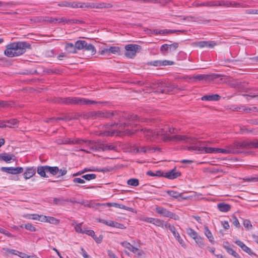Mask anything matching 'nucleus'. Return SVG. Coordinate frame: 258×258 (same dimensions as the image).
<instances>
[{
  "instance_id": "nucleus-37",
  "label": "nucleus",
  "mask_w": 258,
  "mask_h": 258,
  "mask_svg": "<svg viewBox=\"0 0 258 258\" xmlns=\"http://www.w3.org/2000/svg\"><path fill=\"white\" fill-rule=\"evenodd\" d=\"M76 139L72 140L70 138H64L62 139V142H58V144H77V143H76Z\"/></svg>"
},
{
  "instance_id": "nucleus-23",
  "label": "nucleus",
  "mask_w": 258,
  "mask_h": 258,
  "mask_svg": "<svg viewBox=\"0 0 258 258\" xmlns=\"http://www.w3.org/2000/svg\"><path fill=\"white\" fill-rule=\"evenodd\" d=\"M215 45H216V43L214 41H200L197 43V46L200 48L207 47V48H212Z\"/></svg>"
},
{
  "instance_id": "nucleus-7",
  "label": "nucleus",
  "mask_w": 258,
  "mask_h": 258,
  "mask_svg": "<svg viewBox=\"0 0 258 258\" xmlns=\"http://www.w3.org/2000/svg\"><path fill=\"white\" fill-rule=\"evenodd\" d=\"M62 102L68 104L91 105L98 103L95 101L80 97H67L61 99Z\"/></svg>"
},
{
  "instance_id": "nucleus-46",
  "label": "nucleus",
  "mask_w": 258,
  "mask_h": 258,
  "mask_svg": "<svg viewBox=\"0 0 258 258\" xmlns=\"http://www.w3.org/2000/svg\"><path fill=\"white\" fill-rule=\"evenodd\" d=\"M2 250L3 251H5L6 252H7L8 253L14 254V255H18V252H19V251H17L15 249H10L7 247H3V248H2Z\"/></svg>"
},
{
  "instance_id": "nucleus-9",
  "label": "nucleus",
  "mask_w": 258,
  "mask_h": 258,
  "mask_svg": "<svg viewBox=\"0 0 258 258\" xmlns=\"http://www.w3.org/2000/svg\"><path fill=\"white\" fill-rule=\"evenodd\" d=\"M125 55L128 58H134L138 50L141 49V46L137 44H130L125 46Z\"/></svg>"
},
{
  "instance_id": "nucleus-28",
  "label": "nucleus",
  "mask_w": 258,
  "mask_h": 258,
  "mask_svg": "<svg viewBox=\"0 0 258 258\" xmlns=\"http://www.w3.org/2000/svg\"><path fill=\"white\" fill-rule=\"evenodd\" d=\"M167 193L170 196L178 200L181 199H186V198L183 197L182 196V194L179 193L176 191L174 190H168Z\"/></svg>"
},
{
  "instance_id": "nucleus-14",
  "label": "nucleus",
  "mask_w": 258,
  "mask_h": 258,
  "mask_svg": "<svg viewBox=\"0 0 258 258\" xmlns=\"http://www.w3.org/2000/svg\"><path fill=\"white\" fill-rule=\"evenodd\" d=\"M1 170L3 172H7L12 174H17L22 173L23 172V168L20 167H3L1 168Z\"/></svg>"
},
{
  "instance_id": "nucleus-3",
  "label": "nucleus",
  "mask_w": 258,
  "mask_h": 258,
  "mask_svg": "<svg viewBox=\"0 0 258 258\" xmlns=\"http://www.w3.org/2000/svg\"><path fill=\"white\" fill-rule=\"evenodd\" d=\"M30 44L26 42H12L6 45L4 54L8 57H13L24 54L26 49L31 48Z\"/></svg>"
},
{
  "instance_id": "nucleus-61",
  "label": "nucleus",
  "mask_w": 258,
  "mask_h": 258,
  "mask_svg": "<svg viewBox=\"0 0 258 258\" xmlns=\"http://www.w3.org/2000/svg\"><path fill=\"white\" fill-rule=\"evenodd\" d=\"M161 66H171L174 63V62L172 61L167 60H161Z\"/></svg>"
},
{
  "instance_id": "nucleus-47",
  "label": "nucleus",
  "mask_w": 258,
  "mask_h": 258,
  "mask_svg": "<svg viewBox=\"0 0 258 258\" xmlns=\"http://www.w3.org/2000/svg\"><path fill=\"white\" fill-rule=\"evenodd\" d=\"M82 178L87 180H90L95 179L96 178V175L95 174H88L83 175Z\"/></svg>"
},
{
  "instance_id": "nucleus-51",
  "label": "nucleus",
  "mask_w": 258,
  "mask_h": 258,
  "mask_svg": "<svg viewBox=\"0 0 258 258\" xmlns=\"http://www.w3.org/2000/svg\"><path fill=\"white\" fill-rule=\"evenodd\" d=\"M147 64H148L149 66H155V67L161 66V60H154V61H151L148 62L147 63Z\"/></svg>"
},
{
  "instance_id": "nucleus-39",
  "label": "nucleus",
  "mask_w": 258,
  "mask_h": 258,
  "mask_svg": "<svg viewBox=\"0 0 258 258\" xmlns=\"http://www.w3.org/2000/svg\"><path fill=\"white\" fill-rule=\"evenodd\" d=\"M186 232L187 234L190 236L194 239L198 236V233L192 229L188 228L186 229Z\"/></svg>"
},
{
  "instance_id": "nucleus-11",
  "label": "nucleus",
  "mask_w": 258,
  "mask_h": 258,
  "mask_svg": "<svg viewBox=\"0 0 258 258\" xmlns=\"http://www.w3.org/2000/svg\"><path fill=\"white\" fill-rule=\"evenodd\" d=\"M76 143L77 144L84 145V147H87L90 150H99V143L91 141H84L79 139H76Z\"/></svg>"
},
{
  "instance_id": "nucleus-25",
  "label": "nucleus",
  "mask_w": 258,
  "mask_h": 258,
  "mask_svg": "<svg viewBox=\"0 0 258 258\" xmlns=\"http://www.w3.org/2000/svg\"><path fill=\"white\" fill-rule=\"evenodd\" d=\"M36 173V169L34 167H28L26 169L23 175L26 179L32 177Z\"/></svg>"
},
{
  "instance_id": "nucleus-62",
  "label": "nucleus",
  "mask_w": 258,
  "mask_h": 258,
  "mask_svg": "<svg viewBox=\"0 0 258 258\" xmlns=\"http://www.w3.org/2000/svg\"><path fill=\"white\" fill-rule=\"evenodd\" d=\"M121 244L123 247L127 248L128 250H130L131 251V249L133 245H131L129 242H127L126 241H124V242H121Z\"/></svg>"
},
{
  "instance_id": "nucleus-2",
  "label": "nucleus",
  "mask_w": 258,
  "mask_h": 258,
  "mask_svg": "<svg viewBox=\"0 0 258 258\" xmlns=\"http://www.w3.org/2000/svg\"><path fill=\"white\" fill-rule=\"evenodd\" d=\"M115 114L114 116L118 115L121 117L122 119L125 120L123 122L121 119H119V123H114L112 125V129L106 133V136H121V134L132 135L137 132V130H134V127L137 126L136 122L139 121H143V118H140L137 115L133 114L126 115V114H122L121 116L118 115V113L116 111L114 112Z\"/></svg>"
},
{
  "instance_id": "nucleus-63",
  "label": "nucleus",
  "mask_w": 258,
  "mask_h": 258,
  "mask_svg": "<svg viewBox=\"0 0 258 258\" xmlns=\"http://www.w3.org/2000/svg\"><path fill=\"white\" fill-rule=\"evenodd\" d=\"M62 119H63V118H59V117H58V118L52 117V118H48L47 120H46V122H56L58 120H62Z\"/></svg>"
},
{
  "instance_id": "nucleus-50",
  "label": "nucleus",
  "mask_w": 258,
  "mask_h": 258,
  "mask_svg": "<svg viewBox=\"0 0 258 258\" xmlns=\"http://www.w3.org/2000/svg\"><path fill=\"white\" fill-rule=\"evenodd\" d=\"M245 13L249 15H258V9H246Z\"/></svg>"
},
{
  "instance_id": "nucleus-42",
  "label": "nucleus",
  "mask_w": 258,
  "mask_h": 258,
  "mask_svg": "<svg viewBox=\"0 0 258 258\" xmlns=\"http://www.w3.org/2000/svg\"><path fill=\"white\" fill-rule=\"evenodd\" d=\"M230 222H231L235 227H240V223L235 216H232L231 218L230 219Z\"/></svg>"
},
{
  "instance_id": "nucleus-4",
  "label": "nucleus",
  "mask_w": 258,
  "mask_h": 258,
  "mask_svg": "<svg viewBox=\"0 0 258 258\" xmlns=\"http://www.w3.org/2000/svg\"><path fill=\"white\" fill-rule=\"evenodd\" d=\"M137 130V132L139 130L142 131L147 139L150 140H154L156 139L164 140V139L167 137V130H169V131L170 133H172L169 127L167 125H164L163 127H160L156 128L155 131L147 128H138Z\"/></svg>"
},
{
  "instance_id": "nucleus-30",
  "label": "nucleus",
  "mask_w": 258,
  "mask_h": 258,
  "mask_svg": "<svg viewBox=\"0 0 258 258\" xmlns=\"http://www.w3.org/2000/svg\"><path fill=\"white\" fill-rule=\"evenodd\" d=\"M15 156L13 154H9L7 153H4L0 154V159H2L6 162H9L11 160H14L13 158Z\"/></svg>"
},
{
  "instance_id": "nucleus-64",
  "label": "nucleus",
  "mask_w": 258,
  "mask_h": 258,
  "mask_svg": "<svg viewBox=\"0 0 258 258\" xmlns=\"http://www.w3.org/2000/svg\"><path fill=\"white\" fill-rule=\"evenodd\" d=\"M0 233H3L9 237H12V235L10 233L5 230L4 229L1 228H0Z\"/></svg>"
},
{
  "instance_id": "nucleus-49",
  "label": "nucleus",
  "mask_w": 258,
  "mask_h": 258,
  "mask_svg": "<svg viewBox=\"0 0 258 258\" xmlns=\"http://www.w3.org/2000/svg\"><path fill=\"white\" fill-rule=\"evenodd\" d=\"M131 251H132L133 253L138 254V255H141L143 253L142 250H140L134 247V246H132Z\"/></svg>"
},
{
  "instance_id": "nucleus-60",
  "label": "nucleus",
  "mask_w": 258,
  "mask_h": 258,
  "mask_svg": "<svg viewBox=\"0 0 258 258\" xmlns=\"http://www.w3.org/2000/svg\"><path fill=\"white\" fill-rule=\"evenodd\" d=\"M84 233H85L89 236H92V237H93L94 239H95V232L94 231L92 230H84Z\"/></svg>"
},
{
  "instance_id": "nucleus-12",
  "label": "nucleus",
  "mask_w": 258,
  "mask_h": 258,
  "mask_svg": "<svg viewBox=\"0 0 258 258\" xmlns=\"http://www.w3.org/2000/svg\"><path fill=\"white\" fill-rule=\"evenodd\" d=\"M178 46V43L177 42L171 44H164L160 47V51L163 55H166L169 52L176 51Z\"/></svg>"
},
{
  "instance_id": "nucleus-18",
  "label": "nucleus",
  "mask_w": 258,
  "mask_h": 258,
  "mask_svg": "<svg viewBox=\"0 0 258 258\" xmlns=\"http://www.w3.org/2000/svg\"><path fill=\"white\" fill-rule=\"evenodd\" d=\"M84 54L88 55V57L95 54L96 52L95 47L92 44L86 43L85 47L83 49Z\"/></svg>"
},
{
  "instance_id": "nucleus-45",
  "label": "nucleus",
  "mask_w": 258,
  "mask_h": 258,
  "mask_svg": "<svg viewBox=\"0 0 258 258\" xmlns=\"http://www.w3.org/2000/svg\"><path fill=\"white\" fill-rule=\"evenodd\" d=\"M47 222L54 225H58L59 223V220L54 217L48 216Z\"/></svg>"
},
{
  "instance_id": "nucleus-27",
  "label": "nucleus",
  "mask_w": 258,
  "mask_h": 258,
  "mask_svg": "<svg viewBox=\"0 0 258 258\" xmlns=\"http://www.w3.org/2000/svg\"><path fill=\"white\" fill-rule=\"evenodd\" d=\"M220 96L218 94L205 95L202 97V100L205 101H218L220 99Z\"/></svg>"
},
{
  "instance_id": "nucleus-26",
  "label": "nucleus",
  "mask_w": 258,
  "mask_h": 258,
  "mask_svg": "<svg viewBox=\"0 0 258 258\" xmlns=\"http://www.w3.org/2000/svg\"><path fill=\"white\" fill-rule=\"evenodd\" d=\"M37 173L42 177H48L46 175L47 172V166H38L37 169Z\"/></svg>"
},
{
  "instance_id": "nucleus-34",
  "label": "nucleus",
  "mask_w": 258,
  "mask_h": 258,
  "mask_svg": "<svg viewBox=\"0 0 258 258\" xmlns=\"http://www.w3.org/2000/svg\"><path fill=\"white\" fill-rule=\"evenodd\" d=\"M59 171V169L57 166H47V172L52 174V175H57Z\"/></svg>"
},
{
  "instance_id": "nucleus-56",
  "label": "nucleus",
  "mask_w": 258,
  "mask_h": 258,
  "mask_svg": "<svg viewBox=\"0 0 258 258\" xmlns=\"http://www.w3.org/2000/svg\"><path fill=\"white\" fill-rule=\"evenodd\" d=\"M243 180L247 182H258V177H247L243 178Z\"/></svg>"
},
{
  "instance_id": "nucleus-19",
  "label": "nucleus",
  "mask_w": 258,
  "mask_h": 258,
  "mask_svg": "<svg viewBox=\"0 0 258 258\" xmlns=\"http://www.w3.org/2000/svg\"><path fill=\"white\" fill-rule=\"evenodd\" d=\"M235 243L238 246H239L244 251L250 255H255V254L252 251V250L247 247L246 245H245L243 242L240 240H236L235 241Z\"/></svg>"
},
{
  "instance_id": "nucleus-20",
  "label": "nucleus",
  "mask_w": 258,
  "mask_h": 258,
  "mask_svg": "<svg viewBox=\"0 0 258 258\" xmlns=\"http://www.w3.org/2000/svg\"><path fill=\"white\" fill-rule=\"evenodd\" d=\"M51 23H77L78 22V20H73V19H67L64 18H52L51 20L50 21Z\"/></svg>"
},
{
  "instance_id": "nucleus-13",
  "label": "nucleus",
  "mask_w": 258,
  "mask_h": 258,
  "mask_svg": "<svg viewBox=\"0 0 258 258\" xmlns=\"http://www.w3.org/2000/svg\"><path fill=\"white\" fill-rule=\"evenodd\" d=\"M97 220L98 222L104 224L105 225L110 227H115L120 229H124L125 228V227L124 226L123 224L117 223L112 220H106L105 219H97Z\"/></svg>"
},
{
  "instance_id": "nucleus-43",
  "label": "nucleus",
  "mask_w": 258,
  "mask_h": 258,
  "mask_svg": "<svg viewBox=\"0 0 258 258\" xmlns=\"http://www.w3.org/2000/svg\"><path fill=\"white\" fill-rule=\"evenodd\" d=\"M194 240L200 247L202 248L204 247L205 244L204 242V240L201 237L198 235L197 237H196V238Z\"/></svg>"
},
{
  "instance_id": "nucleus-41",
  "label": "nucleus",
  "mask_w": 258,
  "mask_h": 258,
  "mask_svg": "<svg viewBox=\"0 0 258 258\" xmlns=\"http://www.w3.org/2000/svg\"><path fill=\"white\" fill-rule=\"evenodd\" d=\"M127 183L132 186H137L139 184V180L136 178H131L127 180Z\"/></svg>"
},
{
  "instance_id": "nucleus-17",
  "label": "nucleus",
  "mask_w": 258,
  "mask_h": 258,
  "mask_svg": "<svg viewBox=\"0 0 258 258\" xmlns=\"http://www.w3.org/2000/svg\"><path fill=\"white\" fill-rule=\"evenodd\" d=\"M58 6L59 7H65L72 8H83V6L80 3H77L75 2H71L68 1H62L58 4Z\"/></svg>"
},
{
  "instance_id": "nucleus-58",
  "label": "nucleus",
  "mask_w": 258,
  "mask_h": 258,
  "mask_svg": "<svg viewBox=\"0 0 258 258\" xmlns=\"http://www.w3.org/2000/svg\"><path fill=\"white\" fill-rule=\"evenodd\" d=\"M153 219V218L147 217H143L141 218V219H140V220L142 221H144V222H147L149 223H151V224H152Z\"/></svg>"
},
{
  "instance_id": "nucleus-55",
  "label": "nucleus",
  "mask_w": 258,
  "mask_h": 258,
  "mask_svg": "<svg viewBox=\"0 0 258 258\" xmlns=\"http://www.w3.org/2000/svg\"><path fill=\"white\" fill-rule=\"evenodd\" d=\"M82 224V223L77 224L75 227V229L77 232L83 234L84 230H83L81 228Z\"/></svg>"
},
{
  "instance_id": "nucleus-36",
  "label": "nucleus",
  "mask_w": 258,
  "mask_h": 258,
  "mask_svg": "<svg viewBox=\"0 0 258 258\" xmlns=\"http://www.w3.org/2000/svg\"><path fill=\"white\" fill-rule=\"evenodd\" d=\"M167 229H168L172 232L175 239H177V238H179L180 236L178 232L176 231V228L173 225L169 224Z\"/></svg>"
},
{
  "instance_id": "nucleus-48",
  "label": "nucleus",
  "mask_w": 258,
  "mask_h": 258,
  "mask_svg": "<svg viewBox=\"0 0 258 258\" xmlns=\"http://www.w3.org/2000/svg\"><path fill=\"white\" fill-rule=\"evenodd\" d=\"M227 252L236 258H240L239 255L233 249L227 247Z\"/></svg>"
},
{
  "instance_id": "nucleus-29",
  "label": "nucleus",
  "mask_w": 258,
  "mask_h": 258,
  "mask_svg": "<svg viewBox=\"0 0 258 258\" xmlns=\"http://www.w3.org/2000/svg\"><path fill=\"white\" fill-rule=\"evenodd\" d=\"M6 121V124L8 123L7 127L10 128L18 127L19 121L17 119L13 118L10 120H7Z\"/></svg>"
},
{
  "instance_id": "nucleus-8",
  "label": "nucleus",
  "mask_w": 258,
  "mask_h": 258,
  "mask_svg": "<svg viewBox=\"0 0 258 258\" xmlns=\"http://www.w3.org/2000/svg\"><path fill=\"white\" fill-rule=\"evenodd\" d=\"M169 128L171 130L172 133L169 131V130L167 132V138L164 139V141H171L174 142H184L185 143H191L192 140L189 137L185 135H177L173 136H170V134L174 133V128Z\"/></svg>"
},
{
  "instance_id": "nucleus-21",
  "label": "nucleus",
  "mask_w": 258,
  "mask_h": 258,
  "mask_svg": "<svg viewBox=\"0 0 258 258\" xmlns=\"http://www.w3.org/2000/svg\"><path fill=\"white\" fill-rule=\"evenodd\" d=\"M219 77V75L217 74H212L210 75H198L195 77V78L199 80H210L215 79Z\"/></svg>"
},
{
  "instance_id": "nucleus-32",
  "label": "nucleus",
  "mask_w": 258,
  "mask_h": 258,
  "mask_svg": "<svg viewBox=\"0 0 258 258\" xmlns=\"http://www.w3.org/2000/svg\"><path fill=\"white\" fill-rule=\"evenodd\" d=\"M204 233L206 237L208 238L209 241L212 243H213L214 242V237L212 235V233L207 226H205L204 227Z\"/></svg>"
},
{
  "instance_id": "nucleus-59",
  "label": "nucleus",
  "mask_w": 258,
  "mask_h": 258,
  "mask_svg": "<svg viewBox=\"0 0 258 258\" xmlns=\"http://www.w3.org/2000/svg\"><path fill=\"white\" fill-rule=\"evenodd\" d=\"M243 225L245 227L247 228L248 229H251L252 228V225L251 224V222L248 220H244Z\"/></svg>"
},
{
  "instance_id": "nucleus-54",
  "label": "nucleus",
  "mask_w": 258,
  "mask_h": 258,
  "mask_svg": "<svg viewBox=\"0 0 258 258\" xmlns=\"http://www.w3.org/2000/svg\"><path fill=\"white\" fill-rule=\"evenodd\" d=\"M73 182L75 184H83L85 183V181L82 178H75L73 179Z\"/></svg>"
},
{
  "instance_id": "nucleus-22",
  "label": "nucleus",
  "mask_w": 258,
  "mask_h": 258,
  "mask_svg": "<svg viewBox=\"0 0 258 258\" xmlns=\"http://www.w3.org/2000/svg\"><path fill=\"white\" fill-rule=\"evenodd\" d=\"M98 151H105L108 150H116V146L113 144H104L99 143Z\"/></svg>"
},
{
  "instance_id": "nucleus-57",
  "label": "nucleus",
  "mask_w": 258,
  "mask_h": 258,
  "mask_svg": "<svg viewBox=\"0 0 258 258\" xmlns=\"http://www.w3.org/2000/svg\"><path fill=\"white\" fill-rule=\"evenodd\" d=\"M218 209L221 212H226V204L220 203L217 205Z\"/></svg>"
},
{
  "instance_id": "nucleus-35",
  "label": "nucleus",
  "mask_w": 258,
  "mask_h": 258,
  "mask_svg": "<svg viewBox=\"0 0 258 258\" xmlns=\"http://www.w3.org/2000/svg\"><path fill=\"white\" fill-rule=\"evenodd\" d=\"M177 88V86L174 84H170L169 86L165 88L164 89L161 90V92L163 93H170L174 89Z\"/></svg>"
},
{
  "instance_id": "nucleus-10",
  "label": "nucleus",
  "mask_w": 258,
  "mask_h": 258,
  "mask_svg": "<svg viewBox=\"0 0 258 258\" xmlns=\"http://www.w3.org/2000/svg\"><path fill=\"white\" fill-rule=\"evenodd\" d=\"M155 210L158 214L162 215L163 217H168L175 220H178L179 219V217L178 215L163 207H157L156 208Z\"/></svg>"
},
{
  "instance_id": "nucleus-33",
  "label": "nucleus",
  "mask_w": 258,
  "mask_h": 258,
  "mask_svg": "<svg viewBox=\"0 0 258 258\" xmlns=\"http://www.w3.org/2000/svg\"><path fill=\"white\" fill-rule=\"evenodd\" d=\"M86 42L84 40H78L75 43V47L76 48V50L77 49L81 50L83 49L84 47H85L86 45Z\"/></svg>"
},
{
  "instance_id": "nucleus-1",
  "label": "nucleus",
  "mask_w": 258,
  "mask_h": 258,
  "mask_svg": "<svg viewBox=\"0 0 258 258\" xmlns=\"http://www.w3.org/2000/svg\"><path fill=\"white\" fill-rule=\"evenodd\" d=\"M115 114L114 116L118 115L121 117L122 119L125 120L123 122L121 119H119V123H114L112 125V129L106 133V136H121V134L132 135L137 132V130H134V127L137 126L136 122L139 121H143V118H140L137 115L133 114L126 115V114H122L121 116L118 115V113L116 111L114 112Z\"/></svg>"
},
{
  "instance_id": "nucleus-38",
  "label": "nucleus",
  "mask_w": 258,
  "mask_h": 258,
  "mask_svg": "<svg viewBox=\"0 0 258 258\" xmlns=\"http://www.w3.org/2000/svg\"><path fill=\"white\" fill-rule=\"evenodd\" d=\"M112 7V5L110 3H99L95 7L97 9H103V8H111Z\"/></svg>"
},
{
  "instance_id": "nucleus-15",
  "label": "nucleus",
  "mask_w": 258,
  "mask_h": 258,
  "mask_svg": "<svg viewBox=\"0 0 258 258\" xmlns=\"http://www.w3.org/2000/svg\"><path fill=\"white\" fill-rule=\"evenodd\" d=\"M115 113L109 111H98L92 113V116L96 118H110L114 115Z\"/></svg>"
},
{
  "instance_id": "nucleus-52",
  "label": "nucleus",
  "mask_w": 258,
  "mask_h": 258,
  "mask_svg": "<svg viewBox=\"0 0 258 258\" xmlns=\"http://www.w3.org/2000/svg\"><path fill=\"white\" fill-rule=\"evenodd\" d=\"M24 227L27 230L32 232L35 231L36 230V228L30 223L26 224Z\"/></svg>"
},
{
  "instance_id": "nucleus-5",
  "label": "nucleus",
  "mask_w": 258,
  "mask_h": 258,
  "mask_svg": "<svg viewBox=\"0 0 258 258\" xmlns=\"http://www.w3.org/2000/svg\"><path fill=\"white\" fill-rule=\"evenodd\" d=\"M251 148H258V140L234 143L227 147V153L236 154L240 152L241 149Z\"/></svg>"
},
{
  "instance_id": "nucleus-24",
  "label": "nucleus",
  "mask_w": 258,
  "mask_h": 258,
  "mask_svg": "<svg viewBox=\"0 0 258 258\" xmlns=\"http://www.w3.org/2000/svg\"><path fill=\"white\" fill-rule=\"evenodd\" d=\"M152 224L162 228H167L170 224L159 219L153 218Z\"/></svg>"
},
{
  "instance_id": "nucleus-44",
  "label": "nucleus",
  "mask_w": 258,
  "mask_h": 258,
  "mask_svg": "<svg viewBox=\"0 0 258 258\" xmlns=\"http://www.w3.org/2000/svg\"><path fill=\"white\" fill-rule=\"evenodd\" d=\"M108 53H112L113 54L119 53L120 49L119 47L117 46H111L108 48Z\"/></svg>"
},
{
  "instance_id": "nucleus-40",
  "label": "nucleus",
  "mask_w": 258,
  "mask_h": 258,
  "mask_svg": "<svg viewBox=\"0 0 258 258\" xmlns=\"http://www.w3.org/2000/svg\"><path fill=\"white\" fill-rule=\"evenodd\" d=\"M115 203H97L95 205L97 208L102 207L105 208L106 207H114Z\"/></svg>"
},
{
  "instance_id": "nucleus-6",
  "label": "nucleus",
  "mask_w": 258,
  "mask_h": 258,
  "mask_svg": "<svg viewBox=\"0 0 258 258\" xmlns=\"http://www.w3.org/2000/svg\"><path fill=\"white\" fill-rule=\"evenodd\" d=\"M187 149L188 151H195L197 153H226V149H224L213 147H200L197 145L188 147Z\"/></svg>"
},
{
  "instance_id": "nucleus-16",
  "label": "nucleus",
  "mask_w": 258,
  "mask_h": 258,
  "mask_svg": "<svg viewBox=\"0 0 258 258\" xmlns=\"http://www.w3.org/2000/svg\"><path fill=\"white\" fill-rule=\"evenodd\" d=\"M181 175V172L178 171L176 168L164 172V177L169 179H173L177 178Z\"/></svg>"
},
{
  "instance_id": "nucleus-31",
  "label": "nucleus",
  "mask_w": 258,
  "mask_h": 258,
  "mask_svg": "<svg viewBox=\"0 0 258 258\" xmlns=\"http://www.w3.org/2000/svg\"><path fill=\"white\" fill-rule=\"evenodd\" d=\"M66 51L71 53H76L77 52L75 45L72 43H67L65 46Z\"/></svg>"
},
{
  "instance_id": "nucleus-53",
  "label": "nucleus",
  "mask_w": 258,
  "mask_h": 258,
  "mask_svg": "<svg viewBox=\"0 0 258 258\" xmlns=\"http://www.w3.org/2000/svg\"><path fill=\"white\" fill-rule=\"evenodd\" d=\"M68 200H64L62 198H54L53 202L56 205L62 204L64 202H68Z\"/></svg>"
}]
</instances>
